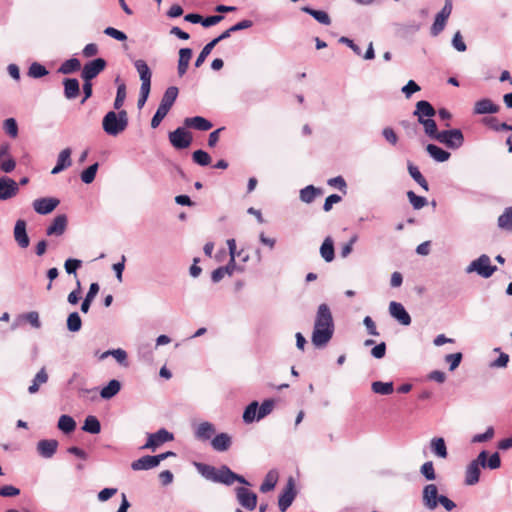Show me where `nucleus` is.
<instances>
[{
    "mask_svg": "<svg viewBox=\"0 0 512 512\" xmlns=\"http://www.w3.org/2000/svg\"><path fill=\"white\" fill-rule=\"evenodd\" d=\"M334 322L327 304H320L316 313L311 341L316 348L325 347L333 337Z\"/></svg>",
    "mask_w": 512,
    "mask_h": 512,
    "instance_id": "1",
    "label": "nucleus"
},
{
    "mask_svg": "<svg viewBox=\"0 0 512 512\" xmlns=\"http://www.w3.org/2000/svg\"><path fill=\"white\" fill-rule=\"evenodd\" d=\"M321 193V190L315 188L313 185L306 186L300 190V199L305 203H311L315 197Z\"/></svg>",
    "mask_w": 512,
    "mask_h": 512,
    "instance_id": "42",
    "label": "nucleus"
},
{
    "mask_svg": "<svg viewBox=\"0 0 512 512\" xmlns=\"http://www.w3.org/2000/svg\"><path fill=\"white\" fill-rule=\"evenodd\" d=\"M214 433H215L214 425L210 422L205 421L198 425V427L195 431V436H196V438L205 441V440H209Z\"/></svg>",
    "mask_w": 512,
    "mask_h": 512,
    "instance_id": "30",
    "label": "nucleus"
},
{
    "mask_svg": "<svg viewBox=\"0 0 512 512\" xmlns=\"http://www.w3.org/2000/svg\"><path fill=\"white\" fill-rule=\"evenodd\" d=\"M407 197L409 199L410 204L416 210H419L427 205V199L425 197L416 195L413 191H408Z\"/></svg>",
    "mask_w": 512,
    "mask_h": 512,
    "instance_id": "49",
    "label": "nucleus"
},
{
    "mask_svg": "<svg viewBox=\"0 0 512 512\" xmlns=\"http://www.w3.org/2000/svg\"><path fill=\"white\" fill-rule=\"evenodd\" d=\"M106 67V61L102 58L94 59L86 63L82 69L81 76L84 80H92L97 77Z\"/></svg>",
    "mask_w": 512,
    "mask_h": 512,
    "instance_id": "8",
    "label": "nucleus"
},
{
    "mask_svg": "<svg viewBox=\"0 0 512 512\" xmlns=\"http://www.w3.org/2000/svg\"><path fill=\"white\" fill-rule=\"evenodd\" d=\"M420 91V86L413 80H409L408 83L402 87V92L406 98H410L413 93Z\"/></svg>",
    "mask_w": 512,
    "mask_h": 512,
    "instance_id": "63",
    "label": "nucleus"
},
{
    "mask_svg": "<svg viewBox=\"0 0 512 512\" xmlns=\"http://www.w3.org/2000/svg\"><path fill=\"white\" fill-rule=\"evenodd\" d=\"M120 389L121 383L118 380H110L109 383L101 389L100 396L103 399H111L119 393Z\"/></svg>",
    "mask_w": 512,
    "mask_h": 512,
    "instance_id": "33",
    "label": "nucleus"
},
{
    "mask_svg": "<svg viewBox=\"0 0 512 512\" xmlns=\"http://www.w3.org/2000/svg\"><path fill=\"white\" fill-rule=\"evenodd\" d=\"M192 57V49L190 48H181L179 50V60H178V75L182 77L188 69L189 62Z\"/></svg>",
    "mask_w": 512,
    "mask_h": 512,
    "instance_id": "26",
    "label": "nucleus"
},
{
    "mask_svg": "<svg viewBox=\"0 0 512 512\" xmlns=\"http://www.w3.org/2000/svg\"><path fill=\"white\" fill-rule=\"evenodd\" d=\"M67 217L64 214L58 215L54 218L51 225L46 229L48 236H61L67 228Z\"/></svg>",
    "mask_w": 512,
    "mask_h": 512,
    "instance_id": "18",
    "label": "nucleus"
},
{
    "mask_svg": "<svg viewBox=\"0 0 512 512\" xmlns=\"http://www.w3.org/2000/svg\"><path fill=\"white\" fill-rule=\"evenodd\" d=\"M236 498L239 504L247 510H254L257 506V495L247 488H236Z\"/></svg>",
    "mask_w": 512,
    "mask_h": 512,
    "instance_id": "9",
    "label": "nucleus"
},
{
    "mask_svg": "<svg viewBox=\"0 0 512 512\" xmlns=\"http://www.w3.org/2000/svg\"><path fill=\"white\" fill-rule=\"evenodd\" d=\"M4 130L12 138L18 135V126L14 118H8L4 121Z\"/></svg>",
    "mask_w": 512,
    "mask_h": 512,
    "instance_id": "57",
    "label": "nucleus"
},
{
    "mask_svg": "<svg viewBox=\"0 0 512 512\" xmlns=\"http://www.w3.org/2000/svg\"><path fill=\"white\" fill-rule=\"evenodd\" d=\"M178 88L175 86H170L166 89L164 92L161 102L158 107L162 108L163 110L170 111L171 107L173 106L174 102L177 99L178 96Z\"/></svg>",
    "mask_w": 512,
    "mask_h": 512,
    "instance_id": "23",
    "label": "nucleus"
},
{
    "mask_svg": "<svg viewBox=\"0 0 512 512\" xmlns=\"http://www.w3.org/2000/svg\"><path fill=\"white\" fill-rule=\"evenodd\" d=\"M59 203L60 201L57 198H39L33 201V208L38 214L46 215L51 213Z\"/></svg>",
    "mask_w": 512,
    "mask_h": 512,
    "instance_id": "12",
    "label": "nucleus"
},
{
    "mask_svg": "<svg viewBox=\"0 0 512 512\" xmlns=\"http://www.w3.org/2000/svg\"><path fill=\"white\" fill-rule=\"evenodd\" d=\"M48 74V70L38 62L30 65L28 75L32 78H40Z\"/></svg>",
    "mask_w": 512,
    "mask_h": 512,
    "instance_id": "50",
    "label": "nucleus"
},
{
    "mask_svg": "<svg viewBox=\"0 0 512 512\" xmlns=\"http://www.w3.org/2000/svg\"><path fill=\"white\" fill-rule=\"evenodd\" d=\"M295 498L294 484L290 479L283 493L279 496L278 506L281 512H285Z\"/></svg>",
    "mask_w": 512,
    "mask_h": 512,
    "instance_id": "17",
    "label": "nucleus"
},
{
    "mask_svg": "<svg viewBox=\"0 0 512 512\" xmlns=\"http://www.w3.org/2000/svg\"><path fill=\"white\" fill-rule=\"evenodd\" d=\"M408 171L410 176L425 190L428 191V183L426 179L423 177L421 172L419 171L418 167L414 166L413 164H408Z\"/></svg>",
    "mask_w": 512,
    "mask_h": 512,
    "instance_id": "45",
    "label": "nucleus"
},
{
    "mask_svg": "<svg viewBox=\"0 0 512 512\" xmlns=\"http://www.w3.org/2000/svg\"><path fill=\"white\" fill-rule=\"evenodd\" d=\"M499 228L512 232V206L504 210L498 218Z\"/></svg>",
    "mask_w": 512,
    "mask_h": 512,
    "instance_id": "40",
    "label": "nucleus"
},
{
    "mask_svg": "<svg viewBox=\"0 0 512 512\" xmlns=\"http://www.w3.org/2000/svg\"><path fill=\"white\" fill-rule=\"evenodd\" d=\"M320 255L326 262H332L335 257L333 239L328 236L320 247Z\"/></svg>",
    "mask_w": 512,
    "mask_h": 512,
    "instance_id": "28",
    "label": "nucleus"
},
{
    "mask_svg": "<svg viewBox=\"0 0 512 512\" xmlns=\"http://www.w3.org/2000/svg\"><path fill=\"white\" fill-rule=\"evenodd\" d=\"M277 480H278V473L275 470L269 471L266 474L265 479L260 486V491L263 493H266V492L273 490L277 483Z\"/></svg>",
    "mask_w": 512,
    "mask_h": 512,
    "instance_id": "38",
    "label": "nucleus"
},
{
    "mask_svg": "<svg viewBox=\"0 0 512 512\" xmlns=\"http://www.w3.org/2000/svg\"><path fill=\"white\" fill-rule=\"evenodd\" d=\"M58 441L55 439L40 440L37 443V451L44 458H51L58 448Z\"/></svg>",
    "mask_w": 512,
    "mask_h": 512,
    "instance_id": "19",
    "label": "nucleus"
},
{
    "mask_svg": "<svg viewBox=\"0 0 512 512\" xmlns=\"http://www.w3.org/2000/svg\"><path fill=\"white\" fill-rule=\"evenodd\" d=\"M173 439V434L162 428L155 433L148 434L147 442L141 447V449H151L152 451H155L160 445L165 442L172 441Z\"/></svg>",
    "mask_w": 512,
    "mask_h": 512,
    "instance_id": "6",
    "label": "nucleus"
},
{
    "mask_svg": "<svg viewBox=\"0 0 512 512\" xmlns=\"http://www.w3.org/2000/svg\"><path fill=\"white\" fill-rule=\"evenodd\" d=\"M64 94L67 99H74L79 95V82L75 78H66L63 82Z\"/></svg>",
    "mask_w": 512,
    "mask_h": 512,
    "instance_id": "27",
    "label": "nucleus"
},
{
    "mask_svg": "<svg viewBox=\"0 0 512 512\" xmlns=\"http://www.w3.org/2000/svg\"><path fill=\"white\" fill-rule=\"evenodd\" d=\"M169 141L176 149L188 148L192 142V135L185 128L179 127L169 133Z\"/></svg>",
    "mask_w": 512,
    "mask_h": 512,
    "instance_id": "7",
    "label": "nucleus"
},
{
    "mask_svg": "<svg viewBox=\"0 0 512 512\" xmlns=\"http://www.w3.org/2000/svg\"><path fill=\"white\" fill-rule=\"evenodd\" d=\"M16 167V162L12 157L0 160V169L5 173L12 172Z\"/></svg>",
    "mask_w": 512,
    "mask_h": 512,
    "instance_id": "64",
    "label": "nucleus"
},
{
    "mask_svg": "<svg viewBox=\"0 0 512 512\" xmlns=\"http://www.w3.org/2000/svg\"><path fill=\"white\" fill-rule=\"evenodd\" d=\"M389 313L400 324L404 326H408L411 324V317L401 303L391 301L389 304Z\"/></svg>",
    "mask_w": 512,
    "mask_h": 512,
    "instance_id": "11",
    "label": "nucleus"
},
{
    "mask_svg": "<svg viewBox=\"0 0 512 512\" xmlns=\"http://www.w3.org/2000/svg\"><path fill=\"white\" fill-rule=\"evenodd\" d=\"M493 436V427H488L484 433L474 435L471 441L472 443H482L491 440Z\"/></svg>",
    "mask_w": 512,
    "mask_h": 512,
    "instance_id": "59",
    "label": "nucleus"
},
{
    "mask_svg": "<svg viewBox=\"0 0 512 512\" xmlns=\"http://www.w3.org/2000/svg\"><path fill=\"white\" fill-rule=\"evenodd\" d=\"M256 420L259 421L258 420V402L253 401L245 408L244 413H243V421L246 424H250Z\"/></svg>",
    "mask_w": 512,
    "mask_h": 512,
    "instance_id": "39",
    "label": "nucleus"
},
{
    "mask_svg": "<svg viewBox=\"0 0 512 512\" xmlns=\"http://www.w3.org/2000/svg\"><path fill=\"white\" fill-rule=\"evenodd\" d=\"M421 474L429 481L436 479L434 465L432 461L425 462L420 468Z\"/></svg>",
    "mask_w": 512,
    "mask_h": 512,
    "instance_id": "56",
    "label": "nucleus"
},
{
    "mask_svg": "<svg viewBox=\"0 0 512 512\" xmlns=\"http://www.w3.org/2000/svg\"><path fill=\"white\" fill-rule=\"evenodd\" d=\"M274 408V401L272 399H267L263 401V403L258 405V420L263 419L267 415H269Z\"/></svg>",
    "mask_w": 512,
    "mask_h": 512,
    "instance_id": "52",
    "label": "nucleus"
},
{
    "mask_svg": "<svg viewBox=\"0 0 512 512\" xmlns=\"http://www.w3.org/2000/svg\"><path fill=\"white\" fill-rule=\"evenodd\" d=\"M462 353H453L445 356V361L449 364V370L454 371L461 363Z\"/></svg>",
    "mask_w": 512,
    "mask_h": 512,
    "instance_id": "58",
    "label": "nucleus"
},
{
    "mask_svg": "<svg viewBox=\"0 0 512 512\" xmlns=\"http://www.w3.org/2000/svg\"><path fill=\"white\" fill-rule=\"evenodd\" d=\"M301 10L309 15H311L316 21L323 25H330L331 18L327 12L322 10H315L310 8L309 6H303Z\"/></svg>",
    "mask_w": 512,
    "mask_h": 512,
    "instance_id": "32",
    "label": "nucleus"
},
{
    "mask_svg": "<svg viewBox=\"0 0 512 512\" xmlns=\"http://www.w3.org/2000/svg\"><path fill=\"white\" fill-rule=\"evenodd\" d=\"M158 465H159L158 459L156 458V456L146 455V456H143V457L133 461L131 463V468L134 471H140V470H149V469L157 467Z\"/></svg>",
    "mask_w": 512,
    "mask_h": 512,
    "instance_id": "21",
    "label": "nucleus"
},
{
    "mask_svg": "<svg viewBox=\"0 0 512 512\" xmlns=\"http://www.w3.org/2000/svg\"><path fill=\"white\" fill-rule=\"evenodd\" d=\"M125 98H126V85L124 83H121L117 87L116 98L114 101V108L119 110L123 106Z\"/></svg>",
    "mask_w": 512,
    "mask_h": 512,
    "instance_id": "54",
    "label": "nucleus"
},
{
    "mask_svg": "<svg viewBox=\"0 0 512 512\" xmlns=\"http://www.w3.org/2000/svg\"><path fill=\"white\" fill-rule=\"evenodd\" d=\"M48 381V374L45 368H41L38 373L35 375L32 384L28 387V392L30 394H35L39 390V386L41 384H45Z\"/></svg>",
    "mask_w": 512,
    "mask_h": 512,
    "instance_id": "35",
    "label": "nucleus"
},
{
    "mask_svg": "<svg viewBox=\"0 0 512 512\" xmlns=\"http://www.w3.org/2000/svg\"><path fill=\"white\" fill-rule=\"evenodd\" d=\"M488 457L487 451L483 450L479 453L476 459L471 461L465 471V484L473 486L479 482L481 467L486 468V458Z\"/></svg>",
    "mask_w": 512,
    "mask_h": 512,
    "instance_id": "3",
    "label": "nucleus"
},
{
    "mask_svg": "<svg viewBox=\"0 0 512 512\" xmlns=\"http://www.w3.org/2000/svg\"><path fill=\"white\" fill-rule=\"evenodd\" d=\"M413 115L417 117L418 122L436 115L434 107L426 100H420L416 103Z\"/></svg>",
    "mask_w": 512,
    "mask_h": 512,
    "instance_id": "15",
    "label": "nucleus"
},
{
    "mask_svg": "<svg viewBox=\"0 0 512 512\" xmlns=\"http://www.w3.org/2000/svg\"><path fill=\"white\" fill-rule=\"evenodd\" d=\"M57 427L63 433L69 434L73 432L76 428L75 420L69 415H61Z\"/></svg>",
    "mask_w": 512,
    "mask_h": 512,
    "instance_id": "36",
    "label": "nucleus"
},
{
    "mask_svg": "<svg viewBox=\"0 0 512 512\" xmlns=\"http://www.w3.org/2000/svg\"><path fill=\"white\" fill-rule=\"evenodd\" d=\"M98 167H99L98 163H94V164L90 165L88 168H86L81 173L82 182H84L85 184L92 183L95 179Z\"/></svg>",
    "mask_w": 512,
    "mask_h": 512,
    "instance_id": "47",
    "label": "nucleus"
},
{
    "mask_svg": "<svg viewBox=\"0 0 512 512\" xmlns=\"http://www.w3.org/2000/svg\"><path fill=\"white\" fill-rule=\"evenodd\" d=\"M436 141L449 149L456 150L464 144V135L460 129L443 130L436 136Z\"/></svg>",
    "mask_w": 512,
    "mask_h": 512,
    "instance_id": "5",
    "label": "nucleus"
},
{
    "mask_svg": "<svg viewBox=\"0 0 512 512\" xmlns=\"http://www.w3.org/2000/svg\"><path fill=\"white\" fill-rule=\"evenodd\" d=\"M18 184L11 178H0V200L12 198L18 192Z\"/></svg>",
    "mask_w": 512,
    "mask_h": 512,
    "instance_id": "13",
    "label": "nucleus"
},
{
    "mask_svg": "<svg viewBox=\"0 0 512 512\" xmlns=\"http://www.w3.org/2000/svg\"><path fill=\"white\" fill-rule=\"evenodd\" d=\"M104 34L109 37H112L118 41H126L127 40V35L124 32H122L114 27L105 28Z\"/></svg>",
    "mask_w": 512,
    "mask_h": 512,
    "instance_id": "61",
    "label": "nucleus"
},
{
    "mask_svg": "<svg viewBox=\"0 0 512 512\" xmlns=\"http://www.w3.org/2000/svg\"><path fill=\"white\" fill-rule=\"evenodd\" d=\"M82 429L87 433L98 434L101 431L100 421L96 416L89 415L85 418Z\"/></svg>",
    "mask_w": 512,
    "mask_h": 512,
    "instance_id": "37",
    "label": "nucleus"
},
{
    "mask_svg": "<svg viewBox=\"0 0 512 512\" xmlns=\"http://www.w3.org/2000/svg\"><path fill=\"white\" fill-rule=\"evenodd\" d=\"M71 164V149L65 148L59 153L57 158V164L52 169L51 173L58 174L61 171L65 170L66 168L70 167Z\"/></svg>",
    "mask_w": 512,
    "mask_h": 512,
    "instance_id": "22",
    "label": "nucleus"
},
{
    "mask_svg": "<svg viewBox=\"0 0 512 512\" xmlns=\"http://www.w3.org/2000/svg\"><path fill=\"white\" fill-rule=\"evenodd\" d=\"M233 471L223 465L219 469L216 470V476L214 479V482L216 483H222L225 485H232L233 484Z\"/></svg>",
    "mask_w": 512,
    "mask_h": 512,
    "instance_id": "31",
    "label": "nucleus"
},
{
    "mask_svg": "<svg viewBox=\"0 0 512 512\" xmlns=\"http://www.w3.org/2000/svg\"><path fill=\"white\" fill-rule=\"evenodd\" d=\"M82 321L77 312L69 314L67 318V328L71 332H77L81 329Z\"/></svg>",
    "mask_w": 512,
    "mask_h": 512,
    "instance_id": "48",
    "label": "nucleus"
},
{
    "mask_svg": "<svg viewBox=\"0 0 512 512\" xmlns=\"http://www.w3.org/2000/svg\"><path fill=\"white\" fill-rule=\"evenodd\" d=\"M108 355L113 356L116 359V361L120 364H123L127 359L126 351L121 348L106 351L101 355V358H106Z\"/></svg>",
    "mask_w": 512,
    "mask_h": 512,
    "instance_id": "53",
    "label": "nucleus"
},
{
    "mask_svg": "<svg viewBox=\"0 0 512 512\" xmlns=\"http://www.w3.org/2000/svg\"><path fill=\"white\" fill-rule=\"evenodd\" d=\"M196 467H197L198 472L204 478L214 482L217 468H215V467H213L211 465L202 464V463H196Z\"/></svg>",
    "mask_w": 512,
    "mask_h": 512,
    "instance_id": "46",
    "label": "nucleus"
},
{
    "mask_svg": "<svg viewBox=\"0 0 512 512\" xmlns=\"http://www.w3.org/2000/svg\"><path fill=\"white\" fill-rule=\"evenodd\" d=\"M446 19L442 18V16L436 15L434 23L431 27V34L433 36H437L440 32L443 31L446 25Z\"/></svg>",
    "mask_w": 512,
    "mask_h": 512,
    "instance_id": "60",
    "label": "nucleus"
},
{
    "mask_svg": "<svg viewBox=\"0 0 512 512\" xmlns=\"http://www.w3.org/2000/svg\"><path fill=\"white\" fill-rule=\"evenodd\" d=\"M214 47L215 44L212 41H210L203 47L202 51L200 52L195 61V67L198 68L204 63L205 59L208 57V55L211 53Z\"/></svg>",
    "mask_w": 512,
    "mask_h": 512,
    "instance_id": "55",
    "label": "nucleus"
},
{
    "mask_svg": "<svg viewBox=\"0 0 512 512\" xmlns=\"http://www.w3.org/2000/svg\"><path fill=\"white\" fill-rule=\"evenodd\" d=\"M497 270L496 266L491 265V260L488 255L482 254L477 259L473 260L467 267V273L476 272L483 278L491 277Z\"/></svg>",
    "mask_w": 512,
    "mask_h": 512,
    "instance_id": "4",
    "label": "nucleus"
},
{
    "mask_svg": "<svg viewBox=\"0 0 512 512\" xmlns=\"http://www.w3.org/2000/svg\"><path fill=\"white\" fill-rule=\"evenodd\" d=\"M500 106L493 103L489 98H483L474 104V114L483 115V114H494L499 112Z\"/></svg>",
    "mask_w": 512,
    "mask_h": 512,
    "instance_id": "16",
    "label": "nucleus"
},
{
    "mask_svg": "<svg viewBox=\"0 0 512 512\" xmlns=\"http://www.w3.org/2000/svg\"><path fill=\"white\" fill-rule=\"evenodd\" d=\"M192 158L200 166H207L211 163L210 155L204 150H196L193 152Z\"/></svg>",
    "mask_w": 512,
    "mask_h": 512,
    "instance_id": "51",
    "label": "nucleus"
},
{
    "mask_svg": "<svg viewBox=\"0 0 512 512\" xmlns=\"http://www.w3.org/2000/svg\"><path fill=\"white\" fill-rule=\"evenodd\" d=\"M438 488L435 484H427L422 491V503L428 510H435L438 506Z\"/></svg>",
    "mask_w": 512,
    "mask_h": 512,
    "instance_id": "10",
    "label": "nucleus"
},
{
    "mask_svg": "<svg viewBox=\"0 0 512 512\" xmlns=\"http://www.w3.org/2000/svg\"><path fill=\"white\" fill-rule=\"evenodd\" d=\"M128 126V116L125 110L118 113L109 111L103 118L102 127L105 133L110 136H117Z\"/></svg>",
    "mask_w": 512,
    "mask_h": 512,
    "instance_id": "2",
    "label": "nucleus"
},
{
    "mask_svg": "<svg viewBox=\"0 0 512 512\" xmlns=\"http://www.w3.org/2000/svg\"><path fill=\"white\" fill-rule=\"evenodd\" d=\"M82 265V261L78 259L69 258L65 261L64 267L65 271L68 274H75L76 270L80 268Z\"/></svg>",
    "mask_w": 512,
    "mask_h": 512,
    "instance_id": "62",
    "label": "nucleus"
},
{
    "mask_svg": "<svg viewBox=\"0 0 512 512\" xmlns=\"http://www.w3.org/2000/svg\"><path fill=\"white\" fill-rule=\"evenodd\" d=\"M426 151L437 162H445L449 160L451 154L435 144H428Z\"/></svg>",
    "mask_w": 512,
    "mask_h": 512,
    "instance_id": "29",
    "label": "nucleus"
},
{
    "mask_svg": "<svg viewBox=\"0 0 512 512\" xmlns=\"http://www.w3.org/2000/svg\"><path fill=\"white\" fill-rule=\"evenodd\" d=\"M419 123L423 125L425 134L430 139L436 140V136L441 132L438 131L436 122L432 118H427Z\"/></svg>",
    "mask_w": 512,
    "mask_h": 512,
    "instance_id": "43",
    "label": "nucleus"
},
{
    "mask_svg": "<svg viewBox=\"0 0 512 512\" xmlns=\"http://www.w3.org/2000/svg\"><path fill=\"white\" fill-rule=\"evenodd\" d=\"M134 66L139 74L140 80H141V86L143 87H151V70L148 67L147 63L142 60L138 59L134 62Z\"/></svg>",
    "mask_w": 512,
    "mask_h": 512,
    "instance_id": "20",
    "label": "nucleus"
},
{
    "mask_svg": "<svg viewBox=\"0 0 512 512\" xmlns=\"http://www.w3.org/2000/svg\"><path fill=\"white\" fill-rule=\"evenodd\" d=\"M184 124L186 127L194 128L199 131H207L212 128V123L201 117V116H195V117H189L184 120Z\"/></svg>",
    "mask_w": 512,
    "mask_h": 512,
    "instance_id": "24",
    "label": "nucleus"
},
{
    "mask_svg": "<svg viewBox=\"0 0 512 512\" xmlns=\"http://www.w3.org/2000/svg\"><path fill=\"white\" fill-rule=\"evenodd\" d=\"M26 222L23 219H19L16 221L14 226V239L21 248H27L29 246L30 240L26 231Z\"/></svg>",
    "mask_w": 512,
    "mask_h": 512,
    "instance_id": "14",
    "label": "nucleus"
},
{
    "mask_svg": "<svg viewBox=\"0 0 512 512\" xmlns=\"http://www.w3.org/2000/svg\"><path fill=\"white\" fill-rule=\"evenodd\" d=\"M231 444V437L227 433L217 434L211 441L212 448L219 452L227 451Z\"/></svg>",
    "mask_w": 512,
    "mask_h": 512,
    "instance_id": "25",
    "label": "nucleus"
},
{
    "mask_svg": "<svg viewBox=\"0 0 512 512\" xmlns=\"http://www.w3.org/2000/svg\"><path fill=\"white\" fill-rule=\"evenodd\" d=\"M81 68V63L77 58H71L66 61H64L60 68L59 72L62 74H70L73 73Z\"/></svg>",
    "mask_w": 512,
    "mask_h": 512,
    "instance_id": "44",
    "label": "nucleus"
},
{
    "mask_svg": "<svg viewBox=\"0 0 512 512\" xmlns=\"http://www.w3.org/2000/svg\"><path fill=\"white\" fill-rule=\"evenodd\" d=\"M431 451L437 457L445 459L448 455L446 444L443 438H433L430 442Z\"/></svg>",
    "mask_w": 512,
    "mask_h": 512,
    "instance_id": "34",
    "label": "nucleus"
},
{
    "mask_svg": "<svg viewBox=\"0 0 512 512\" xmlns=\"http://www.w3.org/2000/svg\"><path fill=\"white\" fill-rule=\"evenodd\" d=\"M371 389L376 394L390 395L394 391V386L392 382L375 381L371 384Z\"/></svg>",
    "mask_w": 512,
    "mask_h": 512,
    "instance_id": "41",
    "label": "nucleus"
}]
</instances>
